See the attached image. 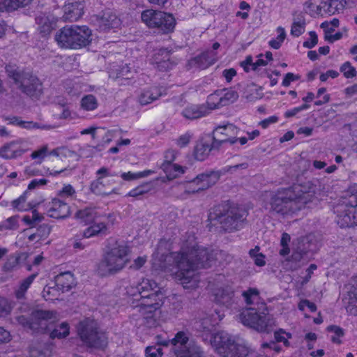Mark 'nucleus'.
I'll return each mask as SVG.
<instances>
[{
    "label": "nucleus",
    "mask_w": 357,
    "mask_h": 357,
    "mask_svg": "<svg viewBox=\"0 0 357 357\" xmlns=\"http://www.w3.org/2000/svg\"><path fill=\"white\" fill-rule=\"evenodd\" d=\"M165 92L162 87L151 86L144 89L139 95V102L142 105H146L159 98Z\"/></svg>",
    "instance_id": "nucleus-26"
},
{
    "label": "nucleus",
    "mask_w": 357,
    "mask_h": 357,
    "mask_svg": "<svg viewBox=\"0 0 357 357\" xmlns=\"http://www.w3.org/2000/svg\"><path fill=\"white\" fill-rule=\"evenodd\" d=\"M144 319V324L148 328L156 327L158 324V319L155 317V312L142 314Z\"/></svg>",
    "instance_id": "nucleus-54"
},
{
    "label": "nucleus",
    "mask_w": 357,
    "mask_h": 357,
    "mask_svg": "<svg viewBox=\"0 0 357 357\" xmlns=\"http://www.w3.org/2000/svg\"><path fill=\"white\" fill-rule=\"evenodd\" d=\"M327 331L334 334L331 337L333 342L336 344L341 343L340 338L344 335V331L342 328L335 325H331L327 327Z\"/></svg>",
    "instance_id": "nucleus-49"
},
{
    "label": "nucleus",
    "mask_w": 357,
    "mask_h": 357,
    "mask_svg": "<svg viewBox=\"0 0 357 357\" xmlns=\"http://www.w3.org/2000/svg\"><path fill=\"white\" fill-rule=\"evenodd\" d=\"M238 128L231 123L218 126L215 127L213 132V140L217 143L218 146L224 143L235 144L238 139Z\"/></svg>",
    "instance_id": "nucleus-18"
},
{
    "label": "nucleus",
    "mask_w": 357,
    "mask_h": 357,
    "mask_svg": "<svg viewBox=\"0 0 357 357\" xmlns=\"http://www.w3.org/2000/svg\"><path fill=\"white\" fill-rule=\"evenodd\" d=\"M27 192H24L21 196H20L17 199L13 200L12 202V206L14 208L18 211H25L26 208L24 206V203L26 202V195Z\"/></svg>",
    "instance_id": "nucleus-56"
},
{
    "label": "nucleus",
    "mask_w": 357,
    "mask_h": 357,
    "mask_svg": "<svg viewBox=\"0 0 357 357\" xmlns=\"http://www.w3.org/2000/svg\"><path fill=\"white\" fill-rule=\"evenodd\" d=\"M160 168L164 171L169 179H173L185 172V169L182 166L173 162H162L160 165Z\"/></svg>",
    "instance_id": "nucleus-33"
},
{
    "label": "nucleus",
    "mask_w": 357,
    "mask_h": 357,
    "mask_svg": "<svg viewBox=\"0 0 357 357\" xmlns=\"http://www.w3.org/2000/svg\"><path fill=\"white\" fill-rule=\"evenodd\" d=\"M97 20L99 29L102 31L116 28L120 25V20L110 10H105Z\"/></svg>",
    "instance_id": "nucleus-24"
},
{
    "label": "nucleus",
    "mask_w": 357,
    "mask_h": 357,
    "mask_svg": "<svg viewBox=\"0 0 357 357\" xmlns=\"http://www.w3.org/2000/svg\"><path fill=\"white\" fill-rule=\"evenodd\" d=\"M153 173H154V171L149 170V169L144 170L143 172H135V173L128 172L123 173L121 175V176L123 180L132 181V180L139 179L141 178L147 177Z\"/></svg>",
    "instance_id": "nucleus-44"
},
{
    "label": "nucleus",
    "mask_w": 357,
    "mask_h": 357,
    "mask_svg": "<svg viewBox=\"0 0 357 357\" xmlns=\"http://www.w3.org/2000/svg\"><path fill=\"white\" fill-rule=\"evenodd\" d=\"M335 221L342 228L357 226V197L351 195L337 205Z\"/></svg>",
    "instance_id": "nucleus-15"
},
{
    "label": "nucleus",
    "mask_w": 357,
    "mask_h": 357,
    "mask_svg": "<svg viewBox=\"0 0 357 357\" xmlns=\"http://www.w3.org/2000/svg\"><path fill=\"white\" fill-rule=\"evenodd\" d=\"M91 227L98 236L100 234L106 235L108 233L107 225L105 222L93 223Z\"/></svg>",
    "instance_id": "nucleus-60"
},
{
    "label": "nucleus",
    "mask_w": 357,
    "mask_h": 357,
    "mask_svg": "<svg viewBox=\"0 0 357 357\" xmlns=\"http://www.w3.org/2000/svg\"><path fill=\"white\" fill-rule=\"evenodd\" d=\"M310 40H306L303 43V45L304 47L312 49L318 43V37L315 31H310Z\"/></svg>",
    "instance_id": "nucleus-61"
},
{
    "label": "nucleus",
    "mask_w": 357,
    "mask_h": 357,
    "mask_svg": "<svg viewBox=\"0 0 357 357\" xmlns=\"http://www.w3.org/2000/svg\"><path fill=\"white\" fill-rule=\"evenodd\" d=\"M48 155V146L44 145L37 150L33 151L30 155L32 160H34V163L40 165L43 162L44 159Z\"/></svg>",
    "instance_id": "nucleus-42"
},
{
    "label": "nucleus",
    "mask_w": 357,
    "mask_h": 357,
    "mask_svg": "<svg viewBox=\"0 0 357 357\" xmlns=\"http://www.w3.org/2000/svg\"><path fill=\"white\" fill-rule=\"evenodd\" d=\"M217 143H214L213 137L207 136L200 139L194 149V156L196 160L203 161L208 158L210 152L213 149H218Z\"/></svg>",
    "instance_id": "nucleus-20"
},
{
    "label": "nucleus",
    "mask_w": 357,
    "mask_h": 357,
    "mask_svg": "<svg viewBox=\"0 0 357 357\" xmlns=\"http://www.w3.org/2000/svg\"><path fill=\"white\" fill-rule=\"evenodd\" d=\"M76 191L70 184H64L62 188L57 192V196L61 199L70 198L75 197Z\"/></svg>",
    "instance_id": "nucleus-46"
},
{
    "label": "nucleus",
    "mask_w": 357,
    "mask_h": 357,
    "mask_svg": "<svg viewBox=\"0 0 357 357\" xmlns=\"http://www.w3.org/2000/svg\"><path fill=\"white\" fill-rule=\"evenodd\" d=\"M55 285L62 292L70 291L75 286L73 274L70 271L61 273L54 278Z\"/></svg>",
    "instance_id": "nucleus-28"
},
{
    "label": "nucleus",
    "mask_w": 357,
    "mask_h": 357,
    "mask_svg": "<svg viewBox=\"0 0 357 357\" xmlns=\"http://www.w3.org/2000/svg\"><path fill=\"white\" fill-rule=\"evenodd\" d=\"M220 91H221V98L223 106L233 103L238 97V93L234 90L224 89Z\"/></svg>",
    "instance_id": "nucleus-43"
},
{
    "label": "nucleus",
    "mask_w": 357,
    "mask_h": 357,
    "mask_svg": "<svg viewBox=\"0 0 357 357\" xmlns=\"http://www.w3.org/2000/svg\"><path fill=\"white\" fill-rule=\"evenodd\" d=\"M215 301L220 305L229 307L234 303L233 290L230 287L218 289L215 294Z\"/></svg>",
    "instance_id": "nucleus-30"
},
{
    "label": "nucleus",
    "mask_w": 357,
    "mask_h": 357,
    "mask_svg": "<svg viewBox=\"0 0 357 357\" xmlns=\"http://www.w3.org/2000/svg\"><path fill=\"white\" fill-rule=\"evenodd\" d=\"M239 321L246 326L252 328L258 332L270 333L275 326V321L263 305V310L257 311L250 307L243 310L238 317Z\"/></svg>",
    "instance_id": "nucleus-7"
},
{
    "label": "nucleus",
    "mask_w": 357,
    "mask_h": 357,
    "mask_svg": "<svg viewBox=\"0 0 357 357\" xmlns=\"http://www.w3.org/2000/svg\"><path fill=\"white\" fill-rule=\"evenodd\" d=\"M54 318L55 312L53 311L39 310L33 311L30 317L21 315L16 317L15 319L25 328L36 333H45L50 330L49 324Z\"/></svg>",
    "instance_id": "nucleus-13"
},
{
    "label": "nucleus",
    "mask_w": 357,
    "mask_h": 357,
    "mask_svg": "<svg viewBox=\"0 0 357 357\" xmlns=\"http://www.w3.org/2000/svg\"><path fill=\"white\" fill-rule=\"evenodd\" d=\"M163 353L161 347L158 346H149L145 349L146 357H162Z\"/></svg>",
    "instance_id": "nucleus-55"
},
{
    "label": "nucleus",
    "mask_w": 357,
    "mask_h": 357,
    "mask_svg": "<svg viewBox=\"0 0 357 357\" xmlns=\"http://www.w3.org/2000/svg\"><path fill=\"white\" fill-rule=\"evenodd\" d=\"M211 342L223 357H245L249 353L248 348L245 344L236 341L224 331L215 333Z\"/></svg>",
    "instance_id": "nucleus-11"
},
{
    "label": "nucleus",
    "mask_w": 357,
    "mask_h": 357,
    "mask_svg": "<svg viewBox=\"0 0 357 357\" xmlns=\"http://www.w3.org/2000/svg\"><path fill=\"white\" fill-rule=\"evenodd\" d=\"M156 346L167 347L170 344L176 357H204L200 347L195 342L190 341L187 334L183 331L178 332L174 338L169 340L161 335L155 337Z\"/></svg>",
    "instance_id": "nucleus-6"
},
{
    "label": "nucleus",
    "mask_w": 357,
    "mask_h": 357,
    "mask_svg": "<svg viewBox=\"0 0 357 357\" xmlns=\"http://www.w3.org/2000/svg\"><path fill=\"white\" fill-rule=\"evenodd\" d=\"M77 333L82 342L88 347L104 349L107 346V337L98 329L96 321L86 319L77 326Z\"/></svg>",
    "instance_id": "nucleus-9"
},
{
    "label": "nucleus",
    "mask_w": 357,
    "mask_h": 357,
    "mask_svg": "<svg viewBox=\"0 0 357 357\" xmlns=\"http://www.w3.org/2000/svg\"><path fill=\"white\" fill-rule=\"evenodd\" d=\"M37 275V273H33L20 282L19 288L15 292V296L17 299H22L24 297L25 293L30 287Z\"/></svg>",
    "instance_id": "nucleus-37"
},
{
    "label": "nucleus",
    "mask_w": 357,
    "mask_h": 357,
    "mask_svg": "<svg viewBox=\"0 0 357 357\" xmlns=\"http://www.w3.org/2000/svg\"><path fill=\"white\" fill-rule=\"evenodd\" d=\"M18 216H11L3 220V223L6 230L15 229L18 227Z\"/></svg>",
    "instance_id": "nucleus-59"
},
{
    "label": "nucleus",
    "mask_w": 357,
    "mask_h": 357,
    "mask_svg": "<svg viewBox=\"0 0 357 357\" xmlns=\"http://www.w3.org/2000/svg\"><path fill=\"white\" fill-rule=\"evenodd\" d=\"M82 109L87 111L95 110L98 105L96 98L91 94L86 95L80 101Z\"/></svg>",
    "instance_id": "nucleus-40"
},
{
    "label": "nucleus",
    "mask_w": 357,
    "mask_h": 357,
    "mask_svg": "<svg viewBox=\"0 0 357 357\" xmlns=\"http://www.w3.org/2000/svg\"><path fill=\"white\" fill-rule=\"evenodd\" d=\"M152 189V184L151 183H144L142 185H138L135 188L131 190L128 193V196L137 197L140 195L146 194L150 192Z\"/></svg>",
    "instance_id": "nucleus-45"
},
{
    "label": "nucleus",
    "mask_w": 357,
    "mask_h": 357,
    "mask_svg": "<svg viewBox=\"0 0 357 357\" xmlns=\"http://www.w3.org/2000/svg\"><path fill=\"white\" fill-rule=\"evenodd\" d=\"M163 298V294L158 291H155L152 294L142 295L140 298H135V301L132 302V307L137 309V311L142 314H145L146 312H155L162 305Z\"/></svg>",
    "instance_id": "nucleus-17"
},
{
    "label": "nucleus",
    "mask_w": 357,
    "mask_h": 357,
    "mask_svg": "<svg viewBox=\"0 0 357 357\" xmlns=\"http://www.w3.org/2000/svg\"><path fill=\"white\" fill-rule=\"evenodd\" d=\"M300 79V76L297 75H294L292 73H288L285 75L283 80H282V86H289L291 82L298 80Z\"/></svg>",
    "instance_id": "nucleus-64"
},
{
    "label": "nucleus",
    "mask_w": 357,
    "mask_h": 357,
    "mask_svg": "<svg viewBox=\"0 0 357 357\" xmlns=\"http://www.w3.org/2000/svg\"><path fill=\"white\" fill-rule=\"evenodd\" d=\"M248 215L244 207L228 202L215 206L209 218L217 220L225 231H231L242 227Z\"/></svg>",
    "instance_id": "nucleus-4"
},
{
    "label": "nucleus",
    "mask_w": 357,
    "mask_h": 357,
    "mask_svg": "<svg viewBox=\"0 0 357 357\" xmlns=\"http://www.w3.org/2000/svg\"><path fill=\"white\" fill-rule=\"evenodd\" d=\"M36 23L38 25V31L45 36L50 34L53 29V20L46 14L41 13L36 17Z\"/></svg>",
    "instance_id": "nucleus-31"
},
{
    "label": "nucleus",
    "mask_w": 357,
    "mask_h": 357,
    "mask_svg": "<svg viewBox=\"0 0 357 357\" xmlns=\"http://www.w3.org/2000/svg\"><path fill=\"white\" fill-rule=\"evenodd\" d=\"M47 213L51 218L63 219L69 216L70 206L59 198H54L50 204Z\"/></svg>",
    "instance_id": "nucleus-22"
},
{
    "label": "nucleus",
    "mask_w": 357,
    "mask_h": 357,
    "mask_svg": "<svg viewBox=\"0 0 357 357\" xmlns=\"http://www.w3.org/2000/svg\"><path fill=\"white\" fill-rule=\"evenodd\" d=\"M6 73L17 86L27 96L38 98L43 93L42 83L39 79L29 73L20 72L15 66L6 67Z\"/></svg>",
    "instance_id": "nucleus-8"
},
{
    "label": "nucleus",
    "mask_w": 357,
    "mask_h": 357,
    "mask_svg": "<svg viewBox=\"0 0 357 357\" xmlns=\"http://www.w3.org/2000/svg\"><path fill=\"white\" fill-rule=\"evenodd\" d=\"M218 171H210L198 174L186 186L184 193L194 194L206 190L215 185L220 177Z\"/></svg>",
    "instance_id": "nucleus-16"
},
{
    "label": "nucleus",
    "mask_w": 357,
    "mask_h": 357,
    "mask_svg": "<svg viewBox=\"0 0 357 357\" xmlns=\"http://www.w3.org/2000/svg\"><path fill=\"white\" fill-rule=\"evenodd\" d=\"M299 190L302 193L296 195L291 188H281L271 195L269 205L270 211L282 215L296 213L312 202L315 199L317 187L310 181L306 183Z\"/></svg>",
    "instance_id": "nucleus-2"
},
{
    "label": "nucleus",
    "mask_w": 357,
    "mask_h": 357,
    "mask_svg": "<svg viewBox=\"0 0 357 357\" xmlns=\"http://www.w3.org/2000/svg\"><path fill=\"white\" fill-rule=\"evenodd\" d=\"M195 328L199 331L208 332L211 330L212 324L208 318H204L196 321Z\"/></svg>",
    "instance_id": "nucleus-51"
},
{
    "label": "nucleus",
    "mask_w": 357,
    "mask_h": 357,
    "mask_svg": "<svg viewBox=\"0 0 357 357\" xmlns=\"http://www.w3.org/2000/svg\"><path fill=\"white\" fill-rule=\"evenodd\" d=\"M96 174L98 177H101L102 179L107 177H116L119 176V174L115 172H112L109 169L102 167L100 168L97 172Z\"/></svg>",
    "instance_id": "nucleus-58"
},
{
    "label": "nucleus",
    "mask_w": 357,
    "mask_h": 357,
    "mask_svg": "<svg viewBox=\"0 0 357 357\" xmlns=\"http://www.w3.org/2000/svg\"><path fill=\"white\" fill-rule=\"evenodd\" d=\"M206 104L208 108L211 110L220 109L223 107L221 98V91H216L213 93L209 95L207 98Z\"/></svg>",
    "instance_id": "nucleus-38"
},
{
    "label": "nucleus",
    "mask_w": 357,
    "mask_h": 357,
    "mask_svg": "<svg viewBox=\"0 0 357 357\" xmlns=\"http://www.w3.org/2000/svg\"><path fill=\"white\" fill-rule=\"evenodd\" d=\"M305 22L300 19L298 21L294 20L291 29V34L295 37H298L305 31Z\"/></svg>",
    "instance_id": "nucleus-50"
},
{
    "label": "nucleus",
    "mask_w": 357,
    "mask_h": 357,
    "mask_svg": "<svg viewBox=\"0 0 357 357\" xmlns=\"http://www.w3.org/2000/svg\"><path fill=\"white\" fill-rule=\"evenodd\" d=\"M12 308L11 303L7 298L0 296V317L8 314Z\"/></svg>",
    "instance_id": "nucleus-53"
},
{
    "label": "nucleus",
    "mask_w": 357,
    "mask_h": 357,
    "mask_svg": "<svg viewBox=\"0 0 357 357\" xmlns=\"http://www.w3.org/2000/svg\"><path fill=\"white\" fill-rule=\"evenodd\" d=\"M51 232V227L47 224H43L39 225L35 232L31 233L29 236L28 239L30 241H40L44 240L48 237Z\"/></svg>",
    "instance_id": "nucleus-36"
},
{
    "label": "nucleus",
    "mask_w": 357,
    "mask_h": 357,
    "mask_svg": "<svg viewBox=\"0 0 357 357\" xmlns=\"http://www.w3.org/2000/svg\"><path fill=\"white\" fill-rule=\"evenodd\" d=\"M69 335V326L66 322H63L56 326L50 333V337L52 339L59 338L61 339L66 337Z\"/></svg>",
    "instance_id": "nucleus-39"
},
{
    "label": "nucleus",
    "mask_w": 357,
    "mask_h": 357,
    "mask_svg": "<svg viewBox=\"0 0 357 357\" xmlns=\"http://www.w3.org/2000/svg\"><path fill=\"white\" fill-rule=\"evenodd\" d=\"M259 291L257 289H249L246 291H243L242 295L248 305L253 303V298H257Z\"/></svg>",
    "instance_id": "nucleus-57"
},
{
    "label": "nucleus",
    "mask_w": 357,
    "mask_h": 357,
    "mask_svg": "<svg viewBox=\"0 0 357 357\" xmlns=\"http://www.w3.org/2000/svg\"><path fill=\"white\" fill-rule=\"evenodd\" d=\"M24 152L16 142H10L0 147V158L5 160L15 159L22 156Z\"/></svg>",
    "instance_id": "nucleus-25"
},
{
    "label": "nucleus",
    "mask_w": 357,
    "mask_h": 357,
    "mask_svg": "<svg viewBox=\"0 0 357 357\" xmlns=\"http://www.w3.org/2000/svg\"><path fill=\"white\" fill-rule=\"evenodd\" d=\"M79 153L80 156L84 158L92 157L94 154V148L89 145H84V146L79 148Z\"/></svg>",
    "instance_id": "nucleus-63"
},
{
    "label": "nucleus",
    "mask_w": 357,
    "mask_h": 357,
    "mask_svg": "<svg viewBox=\"0 0 357 357\" xmlns=\"http://www.w3.org/2000/svg\"><path fill=\"white\" fill-rule=\"evenodd\" d=\"M129 247L124 242L115 241L107 248L98 264L97 272L102 277L121 272L130 262Z\"/></svg>",
    "instance_id": "nucleus-3"
},
{
    "label": "nucleus",
    "mask_w": 357,
    "mask_h": 357,
    "mask_svg": "<svg viewBox=\"0 0 357 357\" xmlns=\"http://www.w3.org/2000/svg\"><path fill=\"white\" fill-rule=\"evenodd\" d=\"M292 335L289 333H286L283 329H279L274 333V338L278 342H283L284 345L287 347L290 346L289 339H291Z\"/></svg>",
    "instance_id": "nucleus-47"
},
{
    "label": "nucleus",
    "mask_w": 357,
    "mask_h": 357,
    "mask_svg": "<svg viewBox=\"0 0 357 357\" xmlns=\"http://www.w3.org/2000/svg\"><path fill=\"white\" fill-rule=\"evenodd\" d=\"M84 8L82 0H68L63 7V20L69 22L78 20L84 13Z\"/></svg>",
    "instance_id": "nucleus-19"
},
{
    "label": "nucleus",
    "mask_w": 357,
    "mask_h": 357,
    "mask_svg": "<svg viewBox=\"0 0 357 357\" xmlns=\"http://www.w3.org/2000/svg\"><path fill=\"white\" fill-rule=\"evenodd\" d=\"M277 31L279 33L278 37L275 39H272L269 41V45L275 50H278L281 47L282 43L286 37V33L284 28L279 26L277 29Z\"/></svg>",
    "instance_id": "nucleus-48"
},
{
    "label": "nucleus",
    "mask_w": 357,
    "mask_h": 357,
    "mask_svg": "<svg viewBox=\"0 0 357 357\" xmlns=\"http://www.w3.org/2000/svg\"><path fill=\"white\" fill-rule=\"evenodd\" d=\"M216 252L206 248L192 245L188 250L182 248L180 252H171L172 259L177 268L175 279L184 289H195L198 287L199 275L196 270L199 268L211 267L216 259Z\"/></svg>",
    "instance_id": "nucleus-1"
},
{
    "label": "nucleus",
    "mask_w": 357,
    "mask_h": 357,
    "mask_svg": "<svg viewBox=\"0 0 357 357\" xmlns=\"http://www.w3.org/2000/svg\"><path fill=\"white\" fill-rule=\"evenodd\" d=\"M4 119L8 121L9 124L16 125L22 128L49 130L66 125L73 120V117L71 116V113H52L47 118V121L45 123L24 121L13 115L5 116Z\"/></svg>",
    "instance_id": "nucleus-12"
},
{
    "label": "nucleus",
    "mask_w": 357,
    "mask_h": 357,
    "mask_svg": "<svg viewBox=\"0 0 357 357\" xmlns=\"http://www.w3.org/2000/svg\"><path fill=\"white\" fill-rule=\"evenodd\" d=\"M349 0H321L318 8L328 15L342 11Z\"/></svg>",
    "instance_id": "nucleus-27"
},
{
    "label": "nucleus",
    "mask_w": 357,
    "mask_h": 357,
    "mask_svg": "<svg viewBox=\"0 0 357 357\" xmlns=\"http://www.w3.org/2000/svg\"><path fill=\"white\" fill-rule=\"evenodd\" d=\"M347 289V294L344 298L347 311L357 315V276L351 278Z\"/></svg>",
    "instance_id": "nucleus-21"
},
{
    "label": "nucleus",
    "mask_w": 357,
    "mask_h": 357,
    "mask_svg": "<svg viewBox=\"0 0 357 357\" xmlns=\"http://www.w3.org/2000/svg\"><path fill=\"white\" fill-rule=\"evenodd\" d=\"M77 333L82 342L88 347L104 349L107 346V337L98 329L96 321L86 319L77 326Z\"/></svg>",
    "instance_id": "nucleus-10"
},
{
    "label": "nucleus",
    "mask_w": 357,
    "mask_h": 357,
    "mask_svg": "<svg viewBox=\"0 0 357 357\" xmlns=\"http://www.w3.org/2000/svg\"><path fill=\"white\" fill-rule=\"evenodd\" d=\"M33 0H0V12L12 13L29 6Z\"/></svg>",
    "instance_id": "nucleus-29"
},
{
    "label": "nucleus",
    "mask_w": 357,
    "mask_h": 357,
    "mask_svg": "<svg viewBox=\"0 0 357 357\" xmlns=\"http://www.w3.org/2000/svg\"><path fill=\"white\" fill-rule=\"evenodd\" d=\"M141 17L149 28H156L165 34L173 32L176 24L172 14L151 9L143 11Z\"/></svg>",
    "instance_id": "nucleus-14"
},
{
    "label": "nucleus",
    "mask_w": 357,
    "mask_h": 357,
    "mask_svg": "<svg viewBox=\"0 0 357 357\" xmlns=\"http://www.w3.org/2000/svg\"><path fill=\"white\" fill-rule=\"evenodd\" d=\"M155 68L160 71H167L176 64L170 59V51L167 49H160L153 56Z\"/></svg>",
    "instance_id": "nucleus-23"
},
{
    "label": "nucleus",
    "mask_w": 357,
    "mask_h": 357,
    "mask_svg": "<svg viewBox=\"0 0 357 357\" xmlns=\"http://www.w3.org/2000/svg\"><path fill=\"white\" fill-rule=\"evenodd\" d=\"M156 287L157 283L155 281L149 279H143L131 294L136 297L139 296L140 298L142 295H146V292L153 291Z\"/></svg>",
    "instance_id": "nucleus-34"
},
{
    "label": "nucleus",
    "mask_w": 357,
    "mask_h": 357,
    "mask_svg": "<svg viewBox=\"0 0 357 357\" xmlns=\"http://www.w3.org/2000/svg\"><path fill=\"white\" fill-rule=\"evenodd\" d=\"M75 218L84 225H89L93 222L96 218V213L93 208H85L78 210L75 215Z\"/></svg>",
    "instance_id": "nucleus-35"
},
{
    "label": "nucleus",
    "mask_w": 357,
    "mask_h": 357,
    "mask_svg": "<svg viewBox=\"0 0 357 357\" xmlns=\"http://www.w3.org/2000/svg\"><path fill=\"white\" fill-rule=\"evenodd\" d=\"M55 40L61 47L79 49L91 43V31L86 26L67 25L56 33Z\"/></svg>",
    "instance_id": "nucleus-5"
},
{
    "label": "nucleus",
    "mask_w": 357,
    "mask_h": 357,
    "mask_svg": "<svg viewBox=\"0 0 357 357\" xmlns=\"http://www.w3.org/2000/svg\"><path fill=\"white\" fill-rule=\"evenodd\" d=\"M340 72L343 73L346 78H352L356 75L355 68H354L349 61L344 63L341 66Z\"/></svg>",
    "instance_id": "nucleus-52"
},
{
    "label": "nucleus",
    "mask_w": 357,
    "mask_h": 357,
    "mask_svg": "<svg viewBox=\"0 0 357 357\" xmlns=\"http://www.w3.org/2000/svg\"><path fill=\"white\" fill-rule=\"evenodd\" d=\"M90 188L93 193L98 195H109L112 193V191L105 190V184L101 177H97L96 180L91 183Z\"/></svg>",
    "instance_id": "nucleus-41"
},
{
    "label": "nucleus",
    "mask_w": 357,
    "mask_h": 357,
    "mask_svg": "<svg viewBox=\"0 0 357 357\" xmlns=\"http://www.w3.org/2000/svg\"><path fill=\"white\" fill-rule=\"evenodd\" d=\"M217 61L216 53L213 51L205 52L194 59L199 68H206Z\"/></svg>",
    "instance_id": "nucleus-32"
},
{
    "label": "nucleus",
    "mask_w": 357,
    "mask_h": 357,
    "mask_svg": "<svg viewBox=\"0 0 357 357\" xmlns=\"http://www.w3.org/2000/svg\"><path fill=\"white\" fill-rule=\"evenodd\" d=\"M192 135L190 132H185V134L181 135L177 139V140H176L177 145L181 148L186 146L189 144L190 139H192Z\"/></svg>",
    "instance_id": "nucleus-62"
}]
</instances>
